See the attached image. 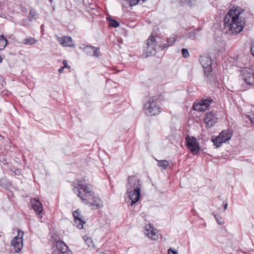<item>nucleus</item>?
Here are the masks:
<instances>
[{"mask_svg": "<svg viewBox=\"0 0 254 254\" xmlns=\"http://www.w3.org/2000/svg\"><path fill=\"white\" fill-rule=\"evenodd\" d=\"M73 184V192L80 197L83 203L89 204L92 209H97L103 206L101 199L95 195L91 186L86 183L85 179L76 180Z\"/></svg>", "mask_w": 254, "mask_h": 254, "instance_id": "1", "label": "nucleus"}, {"mask_svg": "<svg viewBox=\"0 0 254 254\" xmlns=\"http://www.w3.org/2000/svg\"><path fill=\"white\" fill-rule=\"evenodd\" d=\"M243 10L239 7H233L224 19L226 32L230 35H236L244 27L245 20Z\"/></svg>", "mask_w": 254, "mask_h": 254, "instance_id": "2", "label": "nucleus"}, {"mask_svg": "<svg viewBox=\"0 0 254 254\" xmlns=\"http://www.w3.org/2000/svg\"><path fill=\"white\" fill-rule=\"evenodd\" d=\"M141 184L139 180L135 176H129L127 185L128 197L131 200V205L137 202L140 197Z\"/></svg>", "mask_w": 254, "mask_h": 254, "instance_id": "3", "label": "nucleus"}, {"mask_svg": "<svg viewBox=\"0 0 254 254\" xmlns=\"http://www.w3.org/2000/svg\"><path fill=\"white\" fill-rule=\"evenodd\" d=\"M144 113L149 116L159 114L161 112L160 107L156 100L149 99L144 106Z\"/></svg>", "mask_w": 254, "mask_h": 254, "instance_id": "4", "label": "nucleus"}, {"mask_svg": "<svg viewBox=\"0 0 254 254\" xmlns=\"http://www.w3.org/2000/svg\"><path fill=\"white\" fill-rule=\"evenodd\" d=\"M242 79L249 85H254V71L249 67H243L240 70Z\"/></svg>", "mask_w": 254, "mask_h": 254, "instance_id": "5", "label": "nucleus"}, {"mask_svg": "<svg viewBox=\"0 0 254 254\" xmlns=\"http://www.w3.org/2000/svg\"><path fill=\"white\" fill-rule=\"evenodd\" d=\"M199 61L203 67L204 73L208 76L212 70L211 58L208 55H203L200 56Z\"/></svg>", "mask_w": 254, "mask_h": 254, "instance_id": "6", "label": "nucleus"}, {"mask_svg": "<svg viewBox=\"0 0 254 254\" xmlns=\"http://www.w3.org/2000/svg\"><path fill=\"white\" fill-rule=\"evenodd\" d=\"M24 233L18 230L17 236L15 237L11 241V244L14 247L15 251L18 253L23 248V239Z\"/></svg>", "mask_w": 254, "mask_h": 254, "instance_id": "7", "label": "nucleus"}, {"mask_svg": "<svg viewBox=\"0 0 254 254\" xmlns=\"http://www.w3.org/2000/svg\"><path fill=\"white\" fill-rule=\"evenodd\" d=\"M186 140L187 147L190 151L193 154H197L200 150V147L196 139L193 136H188Z\"/></svg>", "mask_w": 254, "mask_h": 254, "instance_id": "8", "label": "nucleus"}, {"mask_svg": "<svg viewBox=\"0 0 254 254\" xmlns=\"http://www.w3.org/2000/svg\"><path fill=\"white\" fill-rule=\"evenodd\" d=\"M146 52L148 56L154 54L156 51V48L157 46V43L156 41L155 36L153 35H150L146 40Z\"/></svg>", "mask_w": 254, "mask_h": 254, "instance_id": "9", "label": "nucleus"}, {"mask_svg": "<svg viewBox=\"0 0 254 254\" xmlns=\"http://www.w3.org/2000/svg\"><path fill=\"white\" fill-rule=\"evenodd\" d=\"M212 102V100L211 99H203L198 103H194L192 108L196 111H204L208 108Z\"/></svg>", "mask_w": 254, "mask_h": 254, "instance_id": "10", "label": "nucleus"}, {"mask_svg": "<svg viewBox=\"0 0 254 254\" xmlns=\"http://www.w3.org/2000/svg\"><path fill=\"white\" fill-rule=\"evenodd\" d=\"M218 118L216 116L215 113L213 112H210L207 113L205 116L204 121L206 124V126L207 127H211L215 123L217 122Z\"/></svg>", "mask_w": 254, "mask_h": 254, "instance_id": "11", "label": "nucleus"}, {"mask_svg": "<svg viewBox=\"0 0 254 254\" xmlns=\"http://www.w3.org/2000/svg\"><path fill=\"white\" fill-rule=\"evenodd\" d=\"M157 233V230L153 228L150 224L145 227L144 234L152 240H157L158 239Z\"/></svg>", "mask_w": 254, "mask_h": 254, "instance_id": "12", "label": "nucleus"}, {"mask_svg": "<svg viewBox=\"0 0 254 254\" xmlns=\"http://www.w3.org/2000/svg\"><path fill=\"white\" fill-rule=\"evenodd\" d=\"M57 39L60 44L64 47H74V42L72 41L71 37L69 36L58 37Z\"/></svg>", "mask_w": 254, "mask_h": 254, "instance_id": "13", "label": "nucleus"}, {"mask_svg": "<svg viewBox=\"0 0 254 254\" xmlns=\"http://www.w3.org/2000/svg\"><path fill=\"white\" fill-rule=\"evenodd\" d=\"M31 206L33 209L37 214H40L43 211V206L42 203L39 200L34 198L31 201Z\"/></svg>", "mask_w": 254, "mask_h": 254, "instance_id": "14", "label": "nucleus"}, {"mask_svg": "<svg viewBox=\"0 0 254 254\" xmlns=\"http://www.w3.org/2000/svg\"><path fill=\"white\" fill-rule=\"evenodd\" d=\"M99 49L92 46H86L84 48V52L88 55L98 57Z\"/></svg>", "mask_w": 254, "mask_h": 254, "instance_id": "15", "label": "nucleus"}, {"mask_svg": "<svg viewBox=\"0 0 254 254\" xmlns=\"http://www.w3.org/2000/svg\"><path fill=\"white\" fill-rule=\"evenodd\" d=\"M232 135V132L231 130H223L220 133L219 136L224 142H226L231 139Z\"/></svg>", "mask_w": 254, "mask_h": 254, "instance_id": "16", "label": "nucleus"}, {"mask_svg": "<svg viewBox=\"0 0 254 254\" xmlns=\"http://www.w3.org/2000/svg\"><path fill=\"white\" fill-rule=\"evenodd\" d=\"M56 247L57 249L61 253L63 251L67 250L68 248L65 244L62 241H57L54 244V248ZM55 250V249H54Z\"/></svg>", "mask_w": 254, "mask_h": 254, "instance_id": "17", "label": "nucleus"}, {"mask_svg": "<svg viewBox=\"0 0 254 254\" xmlns=\"http://www.w3.org/2000/svg\"><path fill=\"white\" fill-rule=\"evenodd\" d=\"M37 40L32 37H29L25 38L23 40L22 43L26 45H32L35 44L37 42Z\"/></svg>", "mask_w": 254, "mask_h": 254, "instance_id": "18", "label": "nucleus"}, {"mask_svg": "<svg viewBox=\"0 0 254 254\" xmlns=\"http://www.w3.org/2000/svg\"><path fill=\"white\" fill-rule=\"evenodd\" d=\"M38 17V13L34 9H31L29 14V18L30 21L35 20Z\"/></svg>", "mask_w": 254, "mask_h": 254, "instance_id": "19", "label": "nucleus"}, {"mask_svg": "<svg viewBox=\"0 0 254 254\" xmlns=\"http://www.w3.org/2000/svg\"><path fill=\"white\" fill-rule=\"evenodd\" d=\"M73 216L74 219H76V221L81 222V219H82V216L80 215V211L79 209H77L73 212Z\"/></svg>", "mask_w": 254, "mask_h": 254, "instance_id": "20", "label": "nucleus"}, {"mask_svg": "<svg viewBox=\"0 0 254 254\" xmlns=\"http://www.w3.org/2000/svg\"><path fill=\"white\" fill-rule=\"evenodd\" d=\"M7 44V40L3 36H0V50H3Z\"/></svg>", "mask_w": 254, "mask_h": 254, "instance_id": "21", "label": "nucleus"}, {"mask_svg": "<svg viewBox=\"0 0 254 254\" xmlns=\"http://www.w3.org/2000/svg\"><path fill=\"white\" fill-rule=\"evenodd\" d=\"M213 142L216 147H219L222 143H224V141H223L222 139L220 137L219 135L213 139Z\"/></svg>", "mask_w": 254, "mask_h": 254, "instance_id": "22", "label": "nucleus"}, {"mask_svg": "<svg viewBox=\"0 0 254 254\" xmlns=\"http://www.w3.org/2000/svg\"><path fill=\"white\" fill-rule=\"evenodd\" d=\"M158 166L163 169H166L169 166V163L166 160H161L158 162Z\"/></svg>", "mask_w": 254, "mask_h": 254, "instance_id": "23", "label": "nucleus"}, {"mask_svg": "<svg viewBox=\"0 0 254 254\" xmlns=\"http://www.w3.org/2000/svg\"><path fill=\"white\" fill-rule=\"evenodd\" d=\"M85 222L82 219H81V222H80L76 221V219H74V225L79 229H81L83 228V224Z\"/></svg>", "mask_w": 254, "mask_h": 254, "instance_id": "24", "label": "nucleus"}, {"mask_svg": "<svg viewBox=\"0 0 254 254\" xmlns=\"http://www.w3.org/2000/svg\"><path fill=\"white\" fill-rule=\"evenodd\" d=\"M83 239L88 247H93L94 245L93 243V241L90 238H89L87 236H84Z\"/></svg>", "mask_w": 254, "mask_h": 254, "instance_id": "25", "label": "nucleus"}, {"mask_svg": "<svg viewBox=\"0 0 254 254\" xmlns=\"http://www.w3.org/2000/svg\"><path fill=\"white\" fill-rule=\"evenodd\" d=\"M196 1L197 0H180L181 3L183 4H187L189 6H191L196 3Z\"/></svg>", "mask_w": 254, "mask_h": 254, "instance_id": "26", "label": "nucleus"}, {"mask_svg": "<svg viewBox=\"0 0 254 254\" xmlns=\"http://www.w3.org/2000/svg\"><path fill=\"white\" fill-rule=\"evenodd\" d=\"M109 25L113 27H117L119 26V23L115 20L111 19L109 21Z\"/></svg>", "mask_w": 254, "mask_h": 254, "instance_id": "27", "label": "nucleus"}, {"mask_svg": "<svg viewBox=\"0 0 254 254\" xmlns=\"http://www.w3.org/2000/svg\"><path fill=\"white\" fill-rule=\"evenodd\" d=\"M176 39L174 37H170L168 38L167 42L169 44V46H172L175 42Z\"/></svg>", "mask_w": 254, "mask_h": 254, "instance_id": "28", "label": "nucleus"}, {"mask_svg": "<svg viewBox=\"0 0 254 254\" xmlns=\"http://www.w3.org/2000/svg\"><path fill=\"white\" fill-rule=\"evenodd\" d=\"M182 53L183 57L185 58H188L189 56V53L188 50L186 49H182Z\"/></svg>", "mask_w": 254, "mask_h": 254, "instance_id": "29", "label": "nucleus"}, {"mask_svg": "<svg viewBox=\"0 0 254 254\" xmlns=\"http://www.w3.org/2000/svg\"><path fill=\"white\" fill-rule=\"evenodd\" d=\"M214 216L217 221V222L219 224V225H223L224 222L223 221V220H222V218H219L217 215L215 214H214Z\"/></svg>", "mask_w": 254, "mask_h": 254, "instance_id": "30", "label": "nucleus"}, {"mask_svg": "<svg viewBox=\"0 0 254 254\" xmlns=\"http://www.w3.org/2000/svg\"><path fill=\"white\" fill-rule=\"evenodd\" d=\"M247 116L251 123L254 125V113H251V114L248 115Z\"/></svg>", "mask_w": 254, "mask_h": 254, "instance_id": "31", "label": "nucleus"}, {"mask_svg": "<svg viewBox=\"0 0 254 254\" xmlns=\"http://www.w3.org/2000/svg\"><path fill=\"white\" fill-rule=\"evenodd\" d=\"M168 254H178V252L170 249L168 251Z\"/></svg>", "mask_w": 254, "mask_h": 254, "instance_id": "32", "label": "nucleus"}, {"mask_svg": "<svg viewBox=\"0 0 254 254\" xmlns=\"http://www.w3.org/2000/svg\"><path fill=\"white\" fill-rule=\"evenodd\" d=\"M63 64L64 66H63L64 68H69L70 67L67 64V62L66 60H64L63 61Z\"/></svg>", "mask_w": 254, "mask_h": 254, "instance_id": "33", "label": "nucleus"}, {"mask_svg": "<svg viewBox=\"0 0 254 254\" xmlns=\"http://www.w3.org/2000/svg\"><path fill=\"white\" fill-rule=\"evenodd\" d=\"M61 253L62 254H72V252L68 249L67 250L63 251Z\"/></svg>", "mask_w": 254, "mask_h": 254, "instance_id": "34", "label": "nucleus"}, {"mask_svg": "<svg viewBox=\"0 0 254 254\" xmlns=\"http://www.w3.org/2000/svg\"><path fill=\"white\" fill-rule=\"evenodd\" d=\"M170 46H169V44L167 43H166V44H163L162 46H161V49L162 50H164V49H165L166 48H168L169 47H170Z\"/></svg>", "mask_w": 254, "mask_h": 254, "instance_id": "35", "label": "nucleus"}, {"mask_svg": "<svg viewBox=\"0 0 254 254\" xmlns=\"http://www.w3.org/2000/svg\"><path fill=\"white\" fill-rule=\"evenodd\" d=\"M139 0H131V3L133 5L136 4L138 3Z\"/></svg>", "mask_w": 254, "mask_h": 254, "instance_id": "36", "label": "nucleus"}, {"mask_svg": "<svg viewBox=\"0 0 254 254\" xmlns=\"http://www.w3.org/2000/svg\"><path fill=\"white\" fill-rule=\"evenodd\" d=\"M14 173L15 175L18 176L21 174V170L19 169H16L14 171Z\"/></svg>", "mask_w": 254, "mask_h": 254, "instance_id": "37", "label": "nucleus"}, {"mask_svg": "<svg viewBox=\"0 0 254 254\" xmlns=\"http://www.w3.org/2000/svg\"><path fill=\"white\" fill-rule=\"evenodd\" d=\"M251 52L252 54L254 57V45L252 46V47L251 48Z\"/></svg>", "mask_w": 254, "mask_h": 254, "instance_id": "38", "label": "nucleus"}, {"mask_svg": "<svg viewBox=\"0 0 254 254\" xmlns=\"http://www.w3.org/2000/svg\"><path fill=\"white\" fill-rule=\"evenodd\" d=\"M64 68L63 67H62L61 68H60L59 69V70H58V71H59V73H61L63 72V70H64Z\"/></svg>", "mask_w": 254, "mask_h": 254, "instance_id": "39", "label": "nucleus"}, {"mask_svg": "<svg viewBox=\"0 0 254 254\" xmlns=\"http://www.w3.org/2000/svg\"><path fill=\"white\" fill-rule=\"evenodd\" d=\"M227 207H228V203H226L224 206V210H226L227 208Z\"/></svg>", "mask_w": 254, "mask_h": 254, "instance_id": "40", "label": "nucleus"}, {"mask_svg": "<svg viewBox=\"0 0 254 254\" xmlns=\"http://www.w3.org/2000/svg\"><path fill=\"white\" fill-rule=\"evenodd\" d=\"M3 140V137L1 135H0V141H1Z\"/></svg>", "mask_w": 254, "mask_h": 254, "instance_id": "41", "label": "nucleus"}, {"mask_svg": "<svg viewBox=\"0 0 254 254\" xmlns=\"http://www.w3.org/2000/svg\"><path fill=\"white\" fill-rule=\"evenodd\" d=\"M1 61H2V59H1V58L0 57V63L1 62Z\"/></svg>", "mask_w": 254, "mask_h": 254, "instance_id": "42", "label": "nucleus"}, {"mask_svg": "<svg viewBox=\"0 0 254 254\" xmlns=\"http://www.w3.org/2000/svg\"><path fill=\"white\" fill-rule=\"evenodd\" d=\"M102 254H105V253H102Z\"/></svg>", "mask_w": 254, "mask_h": 254, "instance_id": "43", "label": "nucleus"}]
</instances>
